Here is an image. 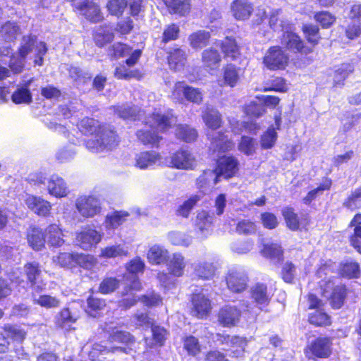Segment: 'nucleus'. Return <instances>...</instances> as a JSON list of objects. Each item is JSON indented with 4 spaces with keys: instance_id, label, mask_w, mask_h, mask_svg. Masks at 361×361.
<instances>
[{
    "instance_id": "1",
    "label": "nucleus",
    "mask_w": 361,
    "mask_h": 361,
    "mask_svg": "<svg viewBox=\"0 0 361 361\" xmlns=\"http://www.w3.org/2000/svg\"><path fill=\"white\" fill-rule=\"evenodd\" d=\"M202 119L205 125L212 130L207 133V136L211 140L214 151L225 152L231 149L233 144L228 140L227 135L221 132H214L221 126L222 118L219 111L207 106L202 113Z\"/></svg>"
},
{
    "instance_id": "2",
    "label": "nucleus",
    "mask_w": 361,
    "mask_h": 361,
    "mask_svg": "<svg viewBox=\"0 0 361 361\" xmlns=\"http://www.w3.org/2000/svg\"><path fill=\"white\" fill-rule=\"evenodd\" d=\"M117 135L112 130L92 120V149L111 150L117 145Z\"/></svg>"
},
{
    "instance_id": "3",
    "label": "nucleus",
    "mask_w": 361,
    "mask_h": 361,
    "mask_svg": "<svg viewBox=\"0 0 361 361\" xmlns=\"http://www.w3.org/2000/svg\"><path fill=\"white\" fill-rule=\"evenodd\" d=\"M33 50L36 51L34 63L36 66H42L44 62L43 56L47 51L46 44L43 42H38L35 35H25L20 40V47L18 49V54L26 59L27 56Z\"/></svg>"
},
{
    "instance_id": "4",
    "label": "nucleus",
    "mask_w": 361,
    "mask_h": 361,
    "mask_svg": "<svg viewBox=\"0 0 361 361\" xmlns=\"http://www.w3.org/2000/svg\"><path fill=\"white\" fill-rule=\"evenodd\" d=\"M24 273L32 292L39 293L45 289L46 283L42 279V270L38 263L26 264L24 267Z\"/></svg>"
},
{
    "instance_id": "5",
    "label": "nucleus",
    "mask_w": 361,
    "mask_h": 361,
    "mask_svg": "<svg viewBox=\"0 0 361 361\" xmlns=\"http://www.w3.org/2000/svg\"><path fill=\"white\" fill-rule=\"evenodd\" d=\"M248 278L242 269L233 268L229 270L226 276L228 288L233 293H240L247 286Z\"/></svg>"
},
{
    "instance_id": "6",
    "label": "nucleus",
    "mask_w": 361,
    "mask_h": 361,
    "mask_svg": "<svg viewBox=\"0 0 361 361\" xmlns=\"http://www.w3.org/2000/svg\"><path fill=\"white\" fill-rule=\"evenodd\" d=\"M181 94L187 101L194 104H200L202 102V92L200 89L189 86L184 82H178L175 85L172 96L178 99Z\"/></svg>"
},
{
    "instance_id": "7",
    "label": "nucleus",
    "mask_w": 361,
    "mask_h": 361,
    "mask_svg": "<svg viewBox=\"0 0 361 361\" xmlns=\"http://www.w3.org/2000/svg\"><path fill=\"white\" fill-rule=\"evenodd\" d=\"M323 289V295L330 300L331 306L335 309L341 308L346 295L345 288L343 286H334L332 282L329 281Z\"/></svg>"
},
{
    "instance_id": "8",
    "label": "nucleus",
    "mask_w": 361,
    "mask_h": 361,
    "mask_svg": "<svg viewBox=\"0 0 361 361\" xmlns=\"http://www.w3.org/2000/svg\"><path fill=\"white\" fill-rule=\"evenodd\" d=\"M331 345L329 338L318 337L307 346V350L318 358H327L331 354Z\"/></svg>"
},
{
    "instance_id": "9",
    "label": "nucleus",
    "mask_w": 361,
    "mask_h": 361,
    "mask_svg": "<svg viewBox=\"0 0 361 361\" xmlns=\"http://www.w3.org/2000/svg\"><path fill=\"white\" fill-rule=\"evenodd\" d=\"M241 310L235 305H226L218 313V322L223 326H235L240 321Z\"/></svg>"
},
{
    "instance_id": "10",
    "label": "nucleus",
    "mask_w": 361,
    "mask_h": 361,
    "mask_svg": "<svg viewBox=\"0 0 361 361\" xmlns=\"http://www.w3.org/2000/svg\"><path fill=\"white\" fill-rule=\"evenodd\" d=\"M264 63L271 70L283 68L288 63V56L280 47H274L267 53L264 58Z\"/></svg>"
},
{
    "instance_id": "11",
    "label": "nucleus",
    "mask_w": 361,
    "mask_h": 361,
    "mask_svg": "<svg viewBox=\"0 0 361 361\" xmlns=\"http://www.w3.org/2000/svg\"><path fill=\"white\" fill-rule=\"evenodd\" d=\"M170 163L176 169L188 170L195 165V158L189 151L181 149L172 154Z\"/></svg>"
},
{
    "instance_id": "12",
    "label": "nucleus",
    "mask_w": 361,
    "mask_h": 361,
    "mask_svg": "<svg viewBox=\"0 0 361 361\" xmlns=\"http://www.w3.org/2000/svg\"><path fill=\"white\" fill-rule=\"evenodd\" d=\"M238 170V163L236 160L230 157H224L221 158L214 169L219 178L223 176L225 178H229L234 176Z\"/></svg>"
},
{
    "instance_id": "13",
    "label": "nucleus",
    "mask_w": 361,
    "mask_h": 361,
    "mask_svg": "<svg viewBox=\"0 0 361 361\" xmlns=\"http://www.w3.org/2000/svg\"><path fill=\"white\" fill-rule=\"evenodd\" d=\"M192 314L197 318H204L211 310L210 300L204 295L196 294L192 298Z\"/></svg>"
},
{
    "instance_id": "14",
    "label": "nucleus",
    "mask_w": 361,
    "mask_h": 361,
    "mask_svg": "<svg viewBox=\"0 0 361 361\" xmlns=\"http://www.w3.org/2000/svg\"><path fill=\"white\" fill-rule=\"evenodd\" d=\"M77 320L78 317L68 308H63L56 314L55 324L58 328L69 331L73 329L72 324Z\"/></svg>"
},
{
    "instance_id": "15",
    "label": "nucleus",
    "mask_w": 361,
    "mask_h": 361,
    "mask_svg": "<svg viewBox=\"0 0 361 361\" xmlns=\"http://www.w3.org/2000/svg\"><path fill=\"white\" fill-rule=\"evenodd\" d=\"M26 203L27 207L39 216H45L49 214L51 209V204L39 197H29Z\"/></svg>"
},
{
    "instance_id": "16",
    "label": "nucleus",
    "mask_w": 361,
    "mask_h": 361,
    "mask_svg": "<svg viewBox=\"0 0 361 361\" xmlns=\"http://www.w3.org/2000/svg\"><path fill=\"white\" fill-rule=\"evenodd\" d=\"M47 183V190L50 195L56 197H62L66 195L67 186L62 178L58 175H52Z\"/></svg>"
},
{
    "instance_id": "17",
    "label": "nucleus",
    "mask_w": 361,
    "mask_h": 361,
    "mask_svg": "<svg viewBox=\"0 0 361 361\" xmlns=\"http://www.w3.org/2000/svg\"><path fill=\"white\" fill-rule=\"evenodd\" d=\"M233 16L237 20H245L252 12V6L247 0H235L231 6Z\"/></svg>"
},
{
    "instance_id": "18",
    "label": "nucleus",
    "mask_w": 361,
    "mask_h": 361,
    "mask_svg": "<svg viewBox=\"0 0 361 361\" xmlns=\"http://www.w3.org/2000/svg\"><path fill=\"white\" fill-rule=\"evenodd\" d=\"M221 48L224 57L231 61H235L240 56L239 47L235 39L231 37H226L221 42Z\"/></svg>"
},
{
    "instance_id": "19",
    "label": "nucleus",
    "mask_w": 361,
    "mask_h": 361,
    "mask_svg": "<svg viewBox=\"0 0 361 361\" xmlns=\"http://www.w3.org/2000/svg\"><path fill=\"white\" fill-rule=\"evenodd\" d=\"M212 221L213 216L207 211L202 210L197 214L195 226L203 237H206L210 233Z\"/></svg>"
},
{
    "instance_id": "20",
    "label": "nucleus",
    "mask_w": 361,
    "mask_h": 361,
    "mask_svg": "<svg viewBox=\"0 0 361 361\" xmlns=\"http://www.w3.org/2000/svg\"><path fill=\"white\" fill-rule=\"evenodd\" d=\"M44 235L47 243L53 247H60L64 243L62 231L56 224L49 225L46 228Z\"/></svg>"
},
{
    "instance_id": "21",
    "label": "nucleus",
    "mask_w": 361,
    "mask_h": 361,
    "mask_svg": "<svg viewBox=\"0 0 361 361\" xmlns=\"http://www.w3.org/2000/svg\"><path fill=\"white\" fill-rule=\"evenodd\" d=\"M281 43L288 49L295 51H303V42L300 37L292 31L286 30L284 32L281 38Z\"/></svg>"
},
{
    "instance_id": "22",
    "label": "nucleus",
    "mask_w": 361,
    "mask_h": 361,
    "mask_svg": "<svg viewBox=\"0 0 361 361\" xmlns=\"http://www.w3.org/2000/svg\"><path fill=\"white\" fill-rule=\"evenodd\" d=\"M219 176L214 170L208 169L197 178L196 184L201 190H207L215 185L219 181Z\"/></svg>"
},
{
    "instance_id": "23",
    "label": "nucleus",
    "mask_w": 361,
    "mask_h": 361,
    "mask_svg": "<svg viewBox=\"0 0 361 361\" xmlns=\"http://www.w3.org/2000/svg\"><path fill=\"white\" fill-rule=\"evenodd\" d=\"M32 82V78L25 81L23 87L18 88L11 95L13 102L15 104H30L32 102V94L28 87Z\"/></svg>"
},
{
    "instance_id": "24",
    "label": "nucleus",
    "mask_w": 361,
    "mask_h": 361,
    "mask_svg": "<svg viewBox=\"0 0 361 361\" xmlns=\"http://www.w3.org/2000/svg\"><path fill=\"white\" fill-rule=\"evenodd\" d=\"M1 329L4 331V335H6L8 340L22 343L26 338V331L18 325L6 324Z\"/></svg>"
},
{
    "instance_id": "25",
    "label": "nucleus",
    "mask_w": 361,
    "mask_h": 361,
    "mask_svg": "<svg viewBox=\"0 0 361 361\" xmlns=\"http://www.w3.org/2000/svg\"><path fill=\"white\" fill-rule=\"evenodd\" d=\"M251 298L257 305L266 306L270 301L267 287L263 283H257L251 288Z\"/></svg>"
},
{
    "instance_id": "26",
    "label": "nucleus",
    "mask_w": 361,
    "mask_h": 361,
    "mask_svg": "<svg viewBox=\"0 0 361 361\" xmlns=\"http://www.w3.org/2000/svg\"><path fill=\"white\" fill-rule=\"evenodd\" d=\"M176 122V118L172 116H165L161 114H153L150 120L147 123L151 128H157L161 131H164L170 128Z\"/></svg>"
},
{
    "instance_id": "27",
    "label": "nucleus",
    "mask_w": 361,
    "mask_h": 361,
    "mask_svg": "<svg viewBox=\"0 0 361 361\" xmlns=\"http://www.w3.org/2000/svg\"><path fill=\"white\" fill-rule=\"evenodd\" d=\"M160 159L155 152H143L136 156L135 166L140 169H145L156 164Z\"/></svg>"
},
{
    "instance_id": "28",
    "label": "nucleus",
    "mask_w": 361,
    "mask_h": 361,
    "mask_svg": "<svg viewBox=\"0 0 361 361\" xmlns=\"http://www.w3.org/2000/svg\"><path fill=\"white\" fill-rule=\"evenodd\" d=\"M221 61V55L216 49L209 48L202 53V61L205 67L215 69L219 66Z\"/></svg>"
},
{
    "instance_id": "29",
    "label": "nucleus",
    "mask_w": 361,
    "mask_h": 361,
    "mask_svg": "<svg viewBox=\"0 0 361 361\" xmlns=\"http://www.w3.org/2000/svg\"><path fill=\"white\" fill-rule=\"evenodd\" d=\"M185 267L184 257L179 253H175L168 263L169 273L174 276L179 277L183 274Z\"/></svg>"
},
{
    "instance_id": "30",
    "label": "nucleus",
    "mask_w": 361,
    "mask_h": 361,
    "mask_svg": "<svg viewBox=\"0 0 361 361\" xmlns=\"http://www.w3.org/2000/svg\"><path fill=\"white\" fill-rule=\"evenodd\" d=\"M27 237L29 244L34 250H40L44 246L45 235L42 233L41 229L30 228L27 231Z\"/></svg>"
},
{
    "instance_id": "31",
    "label": "nucleus",
    "mask_w": 361,
    "mask_h": 361,
    "mask_svg": "<svg viewBox=\"0 0 361 361\" xmlns=\"http://www.w3.org/2000/svg\"><path fill=\"white\" fill-rule=\"evenodd\" d=\"M168 258V251L163 247L154 245L147 252V259L152 264H159L165 262Z\"/></svg>"
},
{
    "instance_id": "32",
    "label": "nucleus",
    "mask_w": 361,
    "mask_h": 361,
    "mask_svg": "<svg viewBox=\"0 0 361 361\" xmlns=\"http://www.w3.org/2000/svg\"><path fill=\"white\" fill-rule=\"evenodd\" d=\"M168 59L171 68L179 70L184 66L186 61V53L181 49H174L172 51L169 52Z\"/></svg>"
},
{
    "instance_id": "33",
    "label": "nucleus",
    "mask_w": 361,
    "mask_h": 361,
    "mask_svg": "<svg viewBox=\"0 0 361 361\" xmlns=\"http://www.w3.org/2000/svg\"><path fill=\"white\" fill-rule=\"evenodd\" d=\"M283 216L286 220L287 226L292 231H297L300 229L307 223L304 224L302 219L300 220L298 215L293 212L291 208H286L283 210Z\"/></svg>"
},
{
    "instance_id": "34",
    "label": "nucleus",
    "mask_w": 361,
    "mask_h": 361,
    "mask_svg": "<svg viewBox=\"0 0 361 361\" xmlns=\"http://www.w3.org/2000/svg\"><path fill=\"white\" fill-rule=\"evenodd\" d=\"M210 34L205 30H199L189 36L190 45L193 49H201L207 45Z\"/></svg>"
},
{
    "instance_id": "35",
    "label": "nucleus",
    "mask_w": 361,
    "mask_h": 361,
    "mask_svg": "<svg viewBox=\"0 0 361 361\" xmlns=\"http://www.w3.org/2000/svg\"><path fill=\"white\" fill-rule=\"evenodd\" d=\"M115 113L121 118L135 120L139 116L140 109L135 106L122 104L114 106Z\"/></svg>"
},
{
    "instance_id": "36",
    "label": "nucleus",
    "mask_w": 361,
    "mask_h": 361,
    "mask_svg": "<svg viewBox=\"0 0 361 361\" xmlns=\"http://www.w3.org/2000/svg\"><path fill=\"white\" fill-rule=\"evenodd\" d=\"M20 33V27L15 22L8 21L4 24L0 30L1 37L8 42L14 40Z\"/></svg>"
},
{
    "instance_id": "37",
    "label": "nucleus",
    "mask_w": 361,
    "mask_h": 361,
    "mask_svg": "<svg viewBox=\"0 0 361 361\" xmlns=\"http://www.w3.org/2000/svg\"><path fill=\"white\" fill-rule=\"evenodd\" d=\"M36 293L35 292L32 293L35 304L47 309L58 307L60 305L61 302L57 298L49 295H40L37 296Z\"/></svg>"
},
{
    "instance_id": "38",
    "label": "nucleus",
    "mask_w": 361,
    "mask_h": 361,
    "mask_svg": "<svg viewBox=\"0 0 361 361\" xmlns=\"http://www.w3.org/2000/svg\"><path fill=\"white\" fill-rule=\"evenodd\" d=\"M262 252L264 257L270 258L275 263H279L283 259V250L278 244L265 245Z\"/></svg>"
},
{
    "instance_id": "39",
    "label": "nucleus",
    "mask_w": 361,
    "mask_h": 361,
    "mask_svg": "<svg viewBox=\"0 0 361 361\" xmlns=\"http://www.w3.org/2000/svg\"><path fill=\"white\" fill-rule=\"evenodd\" d=\"M114 37L111 29L107 26L97 28L94 39L98 47H103L110 42Z\"/></svg>"
},
{
    "instance_id": "40",
    "label": "nucleus",
    "mask_w": 361,
    "mask_h": 361,
    "mask_svg": "<svg viewBox=\"0 0 361 361\" xmlns=\"http://www.w3.org/2000/svg\"><path fill=\"white\" fill-rule=\"evenodd\" d=\"M164 1L174 13L180 16H185L190 8L189 0H164Z\"/></svg>"
},
{
    "instance_id": "41",
    "label": "nucleus",
    "mask_w": 361,
    "mask_h": 361,
    "mask_svg": "<svg viewBox=\"0 0 361 361\" xmlns=\"http://www.w3.org/2000/svg\"><path fill=\"white\" fill-rule=\"evenodd\" d=\"M176 135L185 142H191L196 140L197 133L195 128L187 125H179L176 128Z\"/></svg>"
},
{
    "instance_id": "42",
    "label": "nucleus",
    "mask_w": 361,
    "mask_h": 361,
    "mask_svg": "<svg viewBox=\"0 0 361 361\" xmlns=\"http://www.w3.org/2000/svg\"><path fill=\"white\" fill-rule=\"evenodd\" d=\"M217 336L223 338L221 340L222 343L225 342L226 343H230L232 347L236 348L238 354L233 352L234 353L233 356L238 357L240 353L244 352L245 348L247 345V341L245 339L238 336H230L228 335L221 336L220 334H218ZM219 341H220V339H219Z\"/></svg>"
},
{
    "instance_id": "43",
    "label": "nucleus",
    "mask_w": 361,
    "mask_h": 361,
    "mask_svg": "<svg viewBox=\"0 0 361 361\" xmlns=\"http://www.w3.org/2000/svg\"><path fill=\"white\" fill-rule=\"evenodd\" d=\"M354 67L350 63L341 64L335 71L334 80L336 85H343V81L352 73Z\"/></svg>"
},
{
    "instance_id": "44",
    "label": "nucleus",
    "mask_w": 361,
    "mask_h": 361,
    "mask_svg": "<svg viewBox=\"0 0 361 361\" xmlns=\"http://www.w3.org/2000/svg\"><path fill=\"white\" fill-rule=\"evenodd\" d=\"M239 80V70L233 65H228L224 69V83L234 87Z\"/></svg>"
},
{
    "instance_id": "45",
    "label": "nucleus",
    "mask_w": 361,
    "mask_h": 361,
    "mask_svg": "<svg viewBox=\"0 0 361 361\" xmlns=\"http://www.w3.org/2000/svg\"><path fill=\"white\" fill-rule=\"evenodd\" d=\"M214 271L215 268L213 264L207 262L200 263L195 268V275L203 279H211L214 276Z\"/></svg>"
},
{
    "instance_id": "46",
    "label": "nucleus",
    "mask_w": 361,
    "mask_h": 361,
    "mask_svg": "<svg viewBox=\"0 0 361 361\" xmlns=\"http://www.w3.org/2000/svg\"><path fill=\"white\" fill-rule=\"evenodd\" d=\"M317 25L312 24H305L302 26V31L308 42L315 46L318 44L320 39Z\"/></svg>"
},
{
    "instance_id": "47",
    "label": "nucleus",
    "mask_w": 361,
    "mask_h": 361,
    "mask_svg": "<svg viewBox=\"0 0 361 361\" xmlns=\"http://www.w3.org/2000/svg\"><path fill=\"white\" fill-rule=\"evenodd\" d=\"M343 206L350 210L361 208V185L360 188L355 189L345 200Z\"/></svg>"
},
{
    "instance_id": "48",
    "label": "nucleus",
    "mask_w": 361,
    "mask_h": 361,
    "mask_svg": "<svg viewBox=\"0 0 361 361\" xmlns=\"http://www.w3.org/2000/svg\"><path fill=\"white\" fill-rule=\"evenodd\" d=\"M138 139L145 145L150 144L152 145H157L161 139L155 132H152L148 130H140L137 133Z\"/></svg>"
},
{
    "instance_id": "49",
    "label": "nucleus",
    "mask_w": 361,
    "mask_h": 361,
    "mask_svg": "<svg viewBox=\"0 0 361 361\" xmlns=\"http://www.w3.org/2000/svg\"><path fill=\"white\" fill-rule=\"evenodd\" d=\"M170 241L176 245L188 247L192 243V238L183 233L173 231L169 235Z\"/></svg>"
},
{
    "instance_id": "50",
    "label": "nucleus",
    "mask_w": 361,
    "mask_h": 361,
    "mask_svg": "<svg viewBox=\"0 0 361 361\" xmlns=\"http://www.w3.org/2000/svg\"><path fill=\"white\" fill-rule=\"evenodd\" d=\"M200 200V197L197 195L192 196L188 200L185 201L177 209V215L183 217H188L191 210L197 202Z\"/></svg>"
},
{
    "instance_id": "51",
    "label": "nucleus",
    "mask_w": 361,
    "mask_h": 361,
    "mask_svg": "<svg viewBox=\"0 0 361 361\" xmlns=\"http://www.w3.org/2000/svg\"><path fill=\"white\" fill-rule=\"evenodd\" d=\"M277 138L274 128H269L261 137L260 144L263 149H270L274 147Z\"/></svg>"
},
{
    "instance_id": "52",
    "label": "nucleus",
    "mask_w": 361,
    "mask_h": 361,
    "mask_svg": "<svg viewBox=\"0 0 361 361\" xmlns=\"http://www.w3.org/2000/svg\"><path fill=\"white\" fill-rule=\"evenodd\" d=\"M114 75L118 79L123 80L138 78L140 76V74L138 71L130 70L123 65L116 68Z\"/></svg>"
},
{
    "instance_id": "53",
    "label": "nucleus",
    "mask_w": 361,
    "mask_h": 361,
    "mask_svg": "<svg viewBox=\"0 0 361 361\" xmlns=\"http://www.w3.org/2000/svg\"><path fill=\"white\" fill-rule=\"evenodd\" d=\"M127 0H109L106 7L111 15L121 16L126 8Z\"/></svg>"
},
{
    "instance_id": "54",
    "label": "nucleus",
    "mask_w": 361,
    "mask_h": 361,
    "mask_svg": "<svg viewBox=\"0 0 361 361\" xmlns=\"http://www.w3.org/2000/svg\"><path fill=\"white\" fill-rule=\"evenodd\" d=\"M109 341L130 344L134 342V337L129 332L116 330L109 336Z\"/></svg>"
},
{
    "instance_id": "55",
    "label": "nucleus",
    "mask_w": 361,
    "mask_h": 361,
    "mask_svg": "<svg viewBox=\"0 0 361 361\" xmlns=\"http://www.w3.org/2000/svg\"><path fill=\"white\" fill-rule=\"evenodd\" d=\"M128 273L125 274L124 279H128V276L136 275L139 272H142L145 268V263L140 258L132 259L126 266Z\"/></svg>"
},
{
    "instance_id": "56",
    "label": "nucleus",
    "mask_w": 361,
    "mask_h": 361,
    "mask_svg": "<svg viewBox=\"0 0 361 361\" xmlns=\"http://www.w3.org/2000/svg\"><path fill=\"white\" fill-rule=\"evenodd\" d=\"M309 322L316 326L329 325L330 324L329 317L320 310H317L310 314Z\"/></svg>"
},
{
    "instance_id": "57",
    "label": "nucleus",
    "mask_w": 361,
    "mask_h": 361,
    "mask_svg": "<svg viewBox=\"0 0 361 361\" xmlns=\"http://www.w3.org/2000/svg\"><path fill=\"white\" fill-rule=\"evenodd\" d=\"M235 231L239 234L250 235L255 233L256 226L251 221L243 219L238 223Z\"/></svg>"
},
{
    "instance_id": "58",
    "label": "nucleus",
    "mask_w": 361,
    "mask_h": 361,
    "mask_svg": "<svg viewBox=\"0 0 361 361\" xmlns=\"http://www.w3.org/2000/svg\"><path fill=\"white\" fill-rule=\"evenodd\" d=\"M184 348L189 355H196L200 352V345L197 338L192 336L187 337L184 341Z\"/></svg>"
},
{
    "instance_id": "59",
    "label": "nucleus",
    "mask_w": 361,
    "mask_h": 361,
    "mask_svg": "<svg viewBox=\"0 0 361 361\" xmlns=\"http://www.w3.org/2000/svg\"><path fill=\"white\" fill-rule=\"evenodd\" d=\"M126 255L127 251H126L121 245H113L102 249L101 250L100 256L111 258Z\"/></svg>"
},
{
    "instance_id": "60",
    "label": "nucleus",
    "mask_w": 361,
    "mask_h": 361,
    "mask_svg": "<svg viewBox=\"0 0 361 361\" xmlns=\"http://www.w3.org/2000/svg\"><path fill=\"white\" fill-rule=\"evenodd\" d=\"M54 262L62 267H72L74 266V253L63 252L54 257Z\"/></svg>"
},
{
    "instance_id": "61",
    "label": "nucleus",
    "mask_w": 361,
    "mask_h": 361,
    "mask_svg": "<svg viewBox=\"0 0 361 361\" xmlns=\"http://www.w3.org/2000/svg\"><path fill=\"white\" fill-rule=\"evenodd\" d=\"M119 286V281L116 278H106L100 283L99 290L102 293L114 291Z\"/></svg>"
},
{
    "instance_id": "62",
    "label": "nucleus",
    "mask_w": 361,
    "mask_h": 361,
    "mask_svg": "<svg viewBox=\"0 0 361 361\" xmlns=\"http://www.w3.org/2000/svg\"><path fill=\"white\" fill-rule=\"evenodd\" d=\"M314 19L319 22L323 27H329L335 21V17L328 11L318 12L314 15Z\"/></svg>"
},
{
    "instance_id": "63",
    "label": "nucleus",
    "mask_w": 361,
    "mask_h": 361,
    "mask_svg": "<svg viewBox=\"0 0 361 361\" xmlns=\"http://www.w3.org/2000/svg\"><path fill=\"white\" fill-rule=\"evenodd\" d=\"M76 207L78 212L83 216L88 217L90 215V204L89 197L80 196L76 200Z\"/></svg>"
},
{
    "instance_id": "64",
    "label": "nucleus",
    "mask_w": 361,
    "mask_h": 361,
    "mask_svg": "<svg viewBox=\"0 0 361 361\" xmlns=\"http://www.w3.org/2000/svg\"><path fill=\"white\" fill-rule=\"evenodd\" d=\"M75 243L78 246L84 250H88L90 247V230L81 231L79 233L75 239Z\"/></svg>"
}]
</instances>
